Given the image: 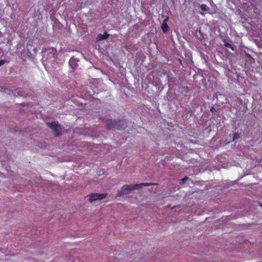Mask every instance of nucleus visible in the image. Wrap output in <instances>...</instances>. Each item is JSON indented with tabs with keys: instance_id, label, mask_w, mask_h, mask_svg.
I'll use <instances>...</instances> for the list:
<instances>
[{
	"instance_id": "9",
	"label": "nucleus",
	"mask_w": 262,
	"mask_h": 262,
	"mask_svg": "<svg viewBox=\"0 0 262 262\" xmlns=\"http://www.w3.org/2000/svg\"><path fill=\"white\" fill-rule=\"evenodd\" d=\"M188 178L187 177H185V178H184L183 179H182L181 180L180 184L183 185L184 184H185L186 183V181L188 180Z\"/></svg>"
},
{
	"instance_id": "5",
	"label": "nucleus",
	"mask_w": 262,
	"mask_h": 262,
	"mask_svg": "<svg viewBox=\"0 0 262 262\" xmlns=\"http://www.w3.org/2000/svg\"><path fill=\"white\" fill-rule=\"evenodd\" d=\"M223 43H224V45L226 47H227V48H229L230 49H231L232 51H234L235 50V46H233L231 42H232V41L231 40H227L226 39H224L223 40Z\"/></svg>"
},
{
	"instance_id": "10",
	"label": "nucleus",
	"mask_w": 262,
	"mask_h": 262,
	"mask_svg": "<svg viewBox=\"0 0 262 262\" xmlns=\"http://www.w3.org/2000/svg\"><path fill=\"white\" fill-rule=\"evenodd\" d=\"M233 135H234V137H233V140H234L235 139H236L239 137V136L238 133H234Z\"/></svg>"
},
{
	"instance_id": "8",
	"label": "nucleus",
	"mask_w": 262,
	"mask_h": 262,
	"mask_svg": "<svg viewBox=\"0 0 262 262\" xmlns=\"http://www.w3.org/2000/svg\"><path fill=\"white\" fill-rule=\"evenodd\" d=\"M200 7V9L204 12H208L210 10L209 7L205 4L201 5Z\"/></svg>"
},
{
	"instance_id": "4",
	"label": "nucleus",
	"mask_w": 262,
	"mask_h": 262,
	"mask_svg": "<svg viewBox=\"0 0 262 262\" xmlns=\"http://www.w3.org/2000/svg\"><path fill=\"white\" fill-rule=\"evenodd\" d=\"M107 196V193H92L89 195V201L93 202L96 200H101Z\"/></svg>"
},
{
	"instance_id": "12",
	"label": "nucleus",
	"mask_w": 262,
	"mask_h": 262,
	"mask_svg": "<svg viewBox=\"0 0 262 262\" xmlns=\"http://www.w3.org/2000/svg\"><path fill=\"white\" fill-rule=\"evenodd\" d=\"M210 111L212 112V113H214L215 112V108L214 107H212L211 108H210Z\"/></svg>"
},
{
	"instance_id": "3",
	"label": "nucleus",
	"mask_w": 262,
	"mask_h": 262,
	"mask_svg": "<svg viewBox=\"0 0 262 262\" xmlns=\"http://www.w3.org/2000/svg\"><path fill=\"white\" fill-rule=\"evenodd\" d=\"M48 126L50 127L54 132L55 137H59L61 135V127L57 122H52L47 123Z\"/></svg>"
},
{
	"instance_id": "6",
	"label": "nucleus",
	"mask_w": 262,
	"mask_h": 262,
	"mask_svg": "<svg viewBox=\"0 0 262 262\" xmlns=\"http://www.w3.org/2000/svg\"><path fill=\"white\" fill-rule=\"evenodd\" d=\"M168 17H167L166 18H165L162 25V29L164 33L167 32L169 29V26L167 24V21L168 20Z\"/></svg>"
},
{
	"instance_id": "2",
	"label": "nucleus",
	"mask_w": 262,
	"mask_h": 262,
	"mask_svg": "<svg viewBox=\"0 0 262 262\" xmlns=\"http://www.w3.org/2000/svg\"><path fill=\"white\" fill-rule=\"evenodd\" d=\"M126 122L125 120H113L112 119L106 121V128L108 129H116L122 130L125 128Z\"/></svg>"
},
{
	"instance_id": "1",
	"label": "nucleus",
	"mask_w": 262,
	"mask_h": 262,
	"mask_svg": "<svg viewBox=\"0 0 262 262\" xmlns=\"http://www.w3.org/2000/svg\"><path fill=\"white\" fill-rule=\"evenodd\" d=\"M156 185H157V184L154 183H142L134 185H124L121 187L120 190H118L117 196H123L129 193L131 190H137L141 188L143 186H150Z\"/></svg>"
},
{
	"instance_id": "11",
	"label": "nucleus",
	"mask_w": 262,
	"mask_h": 262,
	"mask_svg": "<svg viewBox=\"0 0 262 262\" xmlns=\"http://www.w3.org/2000/svg\"><path fill=\"white\" fill-rule=\"evenodd\" d=\"M5 63V60H0V67L3 65Z\"/></svg>"
},
{
	"instance_id": "7",
	"label": "nucleus",
	"mask_w": 262,
	"mask_h": 262,
	"mask_svg": "<svg viewBox=\"0 0 262 262\" xmlns=\"http://www.w3.org/2000/svg\"><path fill=\"white\" fill-rule=\"evenodd\" d=\"M109 35H110L108 34H107L106 32H105L103 34H98L97 38L98 40L106 39L107 38H108Z\"/></svg>"
},
{
	"instance_id": "13",
	"label": "nucleus",
	"mask_w": 262,
	"mask_h": 262,
	"mask_svg": "<svg viewBox=\"0 0 262 262\" xmlns=\"http://www.w3.org/2000/svg\"><path fill=\"white\" fill-rule=\"evenodd\" d=\"M200 14H201V15H204V13H202V12H200Z\"/></svg>"
}]
</instances>
